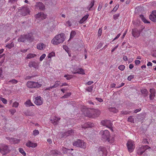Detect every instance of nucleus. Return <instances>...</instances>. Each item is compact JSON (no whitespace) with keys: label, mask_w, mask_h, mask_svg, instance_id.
I'll return each mask as SVG.
<instances>
[{"label":"nucleus","mask_w":156,"mask_h":156,"mask_svg":"<svg viewBox=\"0 0 156 156\" xmlns=\"http://www.w3.org/2000/svg\"><path fill=\"white\" fill-rule=\"evenodd\" d=\"M100 112L97 109H93L91 112L89 111L86 112V115L87 116L91 118H95L98 117L100 115Z\"/></svg>","instance_id":"nucleus-1"},{"label":"nucleus","mask_w":156,"mask_h":156,"mask_svg":"<svg viewBox=\"0 0 156 156\" xmlns=\"http://www.w3.org/2000/svg\"><path fill=\"white\" fill-rule=\"evenodd\" d=\"M10 151L9 147L5 144H0V152L2 155H6Z\"/></svg>","instance_id":"nucleus-2"},{"label":"nucleus","mask_w":156,"mask_h":156,"mask_svg":"<svg viewBox=\"0 0 156 156\" xmlns=\"http://www.w3.org/2000/svg\"><path fill=\"white\" fill-rule=\"evenodd\" d=\"M151 148L147 145L142 146L140 147H136V153L139 155H142L143 153L148 148Z\"/></svg>","instance_id":"nucleus-3"},{"label":"nucleus","mask_w":156,"mask_h":156,"mask_svg":"<svg viewBox=\"0 0 156 156\" xmlns=\"http://www.w3.org/2000/svg\"><path fill=\"white\" fill-rule=\"evenodd\" d=\"M100 134H102V138L104 141L107 140L109 142L110 139V132L107 130L104 131H101L100 132Z\"/></svg>","instance_id":"nucleus-4"},{"label":"nucleus","mask_w":156,"mask_h":156,"mask_svg":"<svg viewBox=\"0 0 156 156\" xmlns=\"http://www.w3.org/2000/svg\"><path fill=\"white\" fill-rule=\"evenodd\" d=\"M74 146L77 147L84 148L85 147L84 145L85 142L82 140L78 139L76 141H74L73 143Z\"/></svg>","instance_id":"nucleus-5"},{"label":"nucleus","mask_w":156,"mask_h":156,"mask_svg":"<svg viewBox=\"0 0 156 156\" xmlns=\"http://www.w3.org/2000/svg\"><path fill=\"white\" fill-rule=\"evenodd\" d=\"M134 144L132 140H129L126 146L128 151L130 153L132 152L135 148Z\"/></svg>","instance_id":"nucleus-6"},{"label":"nucleus","mask_w":156,"mask_h":156,"mask_svg":"<svg viewBox=\"0 0 156 156\" xmlns=\"http://www.w3.org/2000/svg\"><path fill=\"white\" fill-rule=\"evenodd\" d=\"M101 123L102 125L106 126L107 127L110 129L111 130L113 131L112 127V123L110 120H102L101 121Z\"/></svg>","instance_id":"nucleus-7"},{"label":"nucleus","mask_w":156,"mask_h":156,"mask_svg":"<svg viewBox=\"0 0 156 156\" xmlns=\"http://www.w3.org/2000/svg\"><path fill=\"white\" fill-rule=\"evenodd\" d=\"M74 133L73 130L72 129L69 130L67 131L62 133L61 135V138H66L71 134Z\"/></svg>","instance_id":"nucleus-8"},{"label":"nucleus","mask_w":156,"mask_h":156,"mask_svg":"<svg viewBox=\"0 0 156 156\" xmlns=\"http://www.w3.org/2000/svg\"><path fill=\"white\" fill-rule=\"evenodd\" d=\"M35 99L34 103L36 105H40L42 104L43 99L40 96L37 97Z\"/></svg>","instance_id":"nucleus-9"},{"label":"nucleus","mask_w":156,"mask_h":156,"mask_svg":"<svg viewBox=\"0 0 156 156\" xmlns=\"http://www.w3.org/2000/svg\"><path fill=\"white\" fill-rule=\"evenodd\" d=\"M47 15L42 12L38 13L35 16V17L36 19L39 18L42 20H43L46 18Z\"/></svg>","instance_id":"nucleus-10"},{"label":"nucleus","mask_w":156,"mask_h":156,"mask_svg":"<svg viewBox=\"0 0 156 156\" xmlns=\"http://www.w3.org/2000/svg\"><path fill=\"white\" fill-rule=\"evenodd\" d=\"M149 18L152 21L156 22V11H153L149 16Z\"/></svg>","instance_id":"nucleus-11"},{"label":"nucleus","mask_w":156,"mask_h":156,"mask_svg":"<svg viewBox=\"0 0 156 156\" xmlns=\"http://www.w3.org/2000/svg\"><path fill=\"white\" fill-rule=\"evenodd\" d=\"M94 126V124L90 122H88L85 123L82 126L83 128L85 129L88 128H91Z\"/></svg>","instance_id":"nucleus-12"},{"label":"nucleus","mask_w":156,"mask_h":156,"mask_svg":"<svg viewBox=\"0 0 156 156\" xmlns=\"http://www.w3.org/2000/svg\"><path fill=\"white\" fill-rule=\"evenodd\" d=\"M36 6L37 7V9H39L43 10L44 9V5L42 2H38L36 3Z\"/></svg>","instance_id":"nucleus-13"},{"label":"nucleus","mask_w":156,"mask_h":156,"mask_svg":"<svg viewBox=\"0 0 156 156\" xmlns=\"http://www.w3.org/2000/svg\"><path fill=\"white\" fill-rule=\"evenodd\" d=\"M26 145L29 147H32V148H34L37 147V144L36 143H33L30 141H28L26 144Z\"/></svg>","instance_id":"nucleus-14"},{"label":"nucleus","mask_w":156,"mask_h":156,"mask_svg":"<svg viewBox=\"0 0 156 156\" xmlns=\"http://www.w3.org/2000/svg\"><path fill=\"white\" fill-rule=\"evenodd\" d=\"M64 41V40H52L51 42L54 45H57L60 43H62Z\"/></svg>","instance_id":"nucleus-15"},{"label":"nucleus","mask_w":156,"mask_h":156,"mask_svg":"<svg viewBox=\"0 0 156 156\" xmlns=\"http://www.w3.org/2000/svg\"><path fill=\"white\" fill-rule=\"evenodd\" d=\"M28 66L30 68L33 67L37 69L38 68V65L35 62H30L29 63Z\"/></svg>","instance_id":"nucleus-16"},{"label":"nucleus","mask_w":156,"mask_h":156,"mask_svg":"<svg viewBox=\"0 0 156 156\" xmlns=\"http://www.w3.org/2000/svg\"><path fill=\"white\" fill-rule=\"evenodd\" d=\"M133 35L135 37H137L140 35V32L137 30L133 29L132 30Z\"/></svg>","instance_id":"nucleus-17"},{"label":"nucleus","mask_w":156,"mask_h":156,"mask_svg":"<svg viewBox=\"0 0 156 156\" xmlns=\"http://www.w3.org/2000/svg\"><path fill=\"white\" fill-rule=\"evenodd\" d=\"M32 34L31 33L28 34L26 35H24L23 36H22V38H20V39H32L31 38Z\"/></svg>","instance_id":"nucleus-18"},{"label":"nucleus","mask_w":156,"mask_h":156,"mask_svg":"<svg viewBox=\"0 0 156 156\" xmlns=\"http://www.w3.org/2000/svg\"><path fill=\"white\" fill-rule=\"evenodd\" d=\"M46 45L42 43H41L37 45V48L38 49H44L46 47Z\"/></svg>","instance_id":"nucleus-19"},{"label":"nucleus","mask_w":156,"mask_h":156,"mask_svg":"<svg viewBox=\"0 0 156 156\" xmlns=\"http://www.w3.org/2000/svg\"><path fill=\"white\" fill-rule=\"evenodd\" d=\"M150 92L151 94L150 95L149 97L150 100H152L154 98V97L155 96V90L153 89H151L150 90Z\"/></svg>","instance_id":"nucleus-20"},{"label":"nucleus","mask_w":156,"mask_h":156,"mask_svg":"<svg viewBox=\"0 0 156 156\" xmlns=\"http://www.w3.org/2000/svg\"><path fill=\"white\" fill-rule=\"evenodd\" d=\"M77 71H76V72H73V73L75 74H85L84 70L82 68H79L77 70Z\"/></svg>","instance_id":"nucleus-21"},{"label":"nucleus","mask_w":156,"mask_h":156,"mask_svg":"<svg viewBox=\"0 0 156 156\" xmlns=\"http://www.w3.org/2000/svg\"><path fill=\"white\" fill-rule=\"evenodd\" d=\"M89 15L88 14L85 15L83 16L79 21V23L82 24L85 22L88 19L89 17Z\"/></svg>","instance_id":"nucleus-22"},{"label":"nucleus","mask_w":156,"mask_h":156,"mask_svg":"<svg viewBox=\"0 0 156 156\" xmlns=\"http://www.w3.org/2000/svg\"><path fill=\"white\" fill-rule=\"evenodd\" d=\"M65 34L63 33H61L57 35L53 39H64Z\"/></svg>","instance_id":"nucleus-23"},{"label":"nucleus","mask_w":156,"mask_h":156,"mask_svg":"<svg viewBox=\"0 0 156 156\" xmlns=\"http://www.w3.org/2000/svg\"><path fill=\"white\" fill-rule=\"evenodd\" d=\"M34 81H29L27 83V86L29 88H33L34 85Z\"/></svg>","instance_id":"nucleus-24"},{"label":"nucleus","mask_w":156,"mask_h":156,"mask_svg":"<svg viewBox=\"0 0 156 156\" xmlns=\"http://www.w3.org/2000/svg\"><path fill=\"white\" fill-rule=\"evenodd\" d=\"M20 140L15 138H12V140H11V143L12 144H16L19 143L20 142Z\"/></svg>","instance_id":"nucleus-25"},{"label":"nucleus","mask_w":156,"mask_h":156,"mask_svg":"<svg viewBox=\"0 0 156 156\" xmlns=\"http://www.w3.org/2000/svg\"><path fill=\"white\" fill-rule=\"evenodd\" d=\"M141 92L142 94H143L144 97H145L148 95V92L146 89H144L141 90Z\"/></svg>","instance_id":"nucleus-26"},{"label":"nucleus","mask_w":156,"mask_h":156,"mask_svg":"<svg viewBox=\"0 0 156 156\" xmlns=\"http://www.w3.org/2000/svg\"><path fill=\"white\" fill-rule=\"evenodd\" d=\"M42 84L37 82H34L33 88H39L41 87Z\"/></svg>","instance_id":"nucleus-27"},{"label":"nucleus","mask_w":156,"mask_h":156,"mask_svg":"<svg viewBox=\"0 0 156 156\" xmlns=\"http://www.w3.org/2000/svg\"><path fill=\"white\" fill-rule=\"evenodd\" d=\"M140 18L141 19L142 21L145 23H150V22L149 21H148L144 16L143 15H140Z\"/></svg>","instance_id":"nucleus-28"},{"label":"nucleus","mask_w":156,"mask_h":156,"mask_svg":"<svg viewBox=\"0 0 156 156\" xmlns=\"http://www.w3.org/2000/svg\"><path fill=\"white\" fill-rule=\"evenodd\" d=\"M109 111L115 113H117L118 111V110L115 108H109Z\"/></svg>","instance_id":"nucleus-29"},{"label":"nucleus","mask_w":156,"mask_h":156,"mask_svg":"<svg viewBox=\"0 0 156 156\" xmlns=\"http://www.w3.org/2000/svg\"><path fill=\"white\" fill-rule=\"evenodd\" d=\"M60 152L58 151H53L51 152V154L54 155H57L58 154L60 155Z\"/></svg>","instance_id":"nucleus-30"},{"label":"nucleus","mask_w":156,"mask_h":156,"mask_svg":"<svg viewBox=\"0 0 156 156\" xmlns=\"http://www.w3.org/2000/svg\"><path fill=\"white\" fill-rule=\"evenodd\" d=\"M36 56V55L34 54H29L27 55V58L28 59H30L33 58Z\"/></svg>","instance_id":"nucleus-31"},{"label":"nucleus","mask_w":156,"mask_h":156,"mask_svg":"<svg viewBox=\"0 0 156 156\" xmlns=\"http://www.w3.org/2000/svg\"><path fill=\"white\" fill-rule=\"evenodd\" d=\"M19 152L22 154L23 156H25L26 155V154L23 150L21 148H20L19 149Z\"/></svg>","instance_id":"nucleus-32"},{"label":"nucleus","mask_w":156,"mask_h":156,"mask_svg":"<svg viewBox=\"0 0 156 156\" xmlns=\"http://www.w3.org/2000/svg\"><path fill=\"white\" fill-rule=\"evenodd\" d=\"M14 47V44L13 42H11L10 44L7 45L6 46V47L10 49L11 48Z\"/></svg>","instance_id":"nucleus-33"},{"label":"nucleus","mask_w":156,"mask_h":156,"mask_svg":"<svg viewBox=\"0 0 156 156\" xmlns=\"http://www.w3.org/2000/svg\"><path fill=\"white\" fill-rule=\"evenodd\" d=\"M62 150L64 154H66L67 153L68 151H70V149L62 147Z\"/></svg>","instance_id":"nucleus-34"},{"label":"nucleus","mask_w":156,"mask_h":156,"mask_svg":"<svg viewBox=\"0 0 156 156\" xmlns=\"http://www.w3.org/2000/svg\"><path fill=\"white\" fill-rule=\"evenodd\" d=\"M71 94V92L67 93L66 94H65L64 96H62V97L63 98H67L69 97Z\"/></svg>","instance_id":"nucleus-35"},{"label":"nucleus","mask_w":156,"mask_h":156,"mask_svg":"<svg viewBox=\"0 0 156 156\" xmlns=\"http://www.w3.org/2000/svg\"><path fill=\"white\" fill-rule=\"evenodd\" d=\"M60 84V81H57L55 82V84L53 86H52V87L55 88L59 85Z\"/></svg>","instance_id":"nucleus-36"},{"label":"nucleus","mask_w":156,"mask_h":156,"mask_svg":"<svg viewBox=\"0 0 156 156\" xmlns=\"http://www.w3.org/2000/svg\"><path fill=\"white\" fill-rule=\"evenodd\" d=\"M25 104L27 105L28 106L34 105L31 102L30 100H28L26 101L25 102Z\"/></svg>","instance_id":"nucleus-37"},{"label":"nucleus","mask_w":156,"mask_h":156,"mask_svg":"<svg viewBox=\"0 0 156 156\" xmlns=\"http://www.w3.org/2000/svg\"><path fill=\"white\" fill-rule=\"evenodd\" d=\"M55 56V53L54 52L52 51L49 53L48 56V58H51V57Z\"/></svg>","instance_id":"nucleus-38"},{"label":"nucleus","mask_w":156,"mask_h":156,"mask_svg":"<svg viewBox=\"0 0 156 156\" xmlns=\"http://www.w3.org/2000/svg\"><path fill=\"white\" fill-rule=\"evenodd\" d=\"M94 0H92L91 1V3L90 5V7H89V8H88L89 10H90V9L91 8H92V7L94 5Z\"/></svg>","instance_id":"nucleus-39"},{"label":"nucleus","mask_w":156,"mask_h":156,"mask_svg":"<svg viewBox=\"0 0 156 156\" xmlns=\"http://www.w3.org/2000/svg\"><path fill=\"white\" fill-rule=\"evenodd\" d=\"M106 151L105 148L103 147L100 146L98 148V151Z\"/></svg>","instance_id":"nucleus-40"},{"label":"nucleus","mask_w":156,"mask_h":156,"mask_svg":"<svg viewBox=\"0 0 156 156\" xmlns=\"http://www.w3.org/2000/svg\"><path fill=\"white\" fill-rule=\"evenodd\" d=\"M133 116H129L128 118V121L131 122H134L133 118Z\"/></svg>","instance_id":"nucleus-41"},{"label":"nucleus","mask_w":156,"mask_h":156,"mask_svg":"<svg viewBox=\"0 0 156 156\" xmlns=\"http://www.w3.org/2000/svg\"><path fill=\"white\" fill-rule=\"evenodd\" d=\"M76 34V32L74 31H72L70 33V37L69 39L73 38Z\"/></svg>","instance_id":"nucleus-42"},{"label":"nucleus","mask_w":156,"mask_h":156,"mask_svg":"<svg viewBox=\"0 0 156 156\" xmlns=\"http://www.w3.org/2000/svg\"><path fill=\"white\" fill-rule=\"evenodd\" d=\"M119 7V5L117 4L113 8V10L112 11L115 12L118 9Z\"/></svg>","instance_id":"nucleus-43"},{"label":"nucleus","mask_w":156,"mask_h":156,"mask_svg":"<svg viewBox=\"0 0 156 156\" xmlns=\"http://www.w3.org/2000/svg\"><path fill=\"white\" fill-rule=\"evenodd\" d=\"M119 16V14L117 13L113 15V18L114 20H116L118 19V18Z\"/></svg>","instance_id":"nucleus-44"},{"label":"nucleus","mask_w":156,"mask_h":156,"mask_svg":"<svg viewBox=\"0 0 156 156\" xmlns=\"http://www.w3.org/2000/svg\"><path fill=\"white\" fill-rule=\"evenodd\" d=\"M125 66L124 65H120L118 67V69L121 71L124 70L125 69Z\"/></svg>","instance_id":"nucleus-45"},{"label":"nucleus","mask_w":156,"mask_h":156,"mask_svg":"<svg viewBox=\"0 0 156 156\" xmlns=\"http://www.w3.org/2000/svg\"><path fill=\"white\" fill-rule=\"evenodd\" d=\"M102 28H100L98 31V36H101L102 33Z\"/></svg>","instance_id":"nucleus-46"},{"label":"nucleus","mask_w":156,"mask_h":156,"mask_svg":"<svg viewBox=\"0 0 156 156\" xmlns=\"http://www.w3.org/2000/svg\"><path fill=\"white\" fill-rule=\"evenodd\" d=\"M64 77L65 78H66V79L67 80H69L72 77L71 75H65L64 76Z\"/></svg>","instance_id":"nucleus-47"},{"label":"nucleus","mask_w":156,"mask_h":156,"mask_svg":"<svg viewBox=\"0 0 156 156\" xmlns=\"http://www.w3.org/2000/svg\"><path fill=\"white\" fill-rule=\"evenodd\" d=\"M9 82L13 84H16L18 82V81L15 79H13L9 80Z\"/></svg>","instance_id":"nucleus-48"},{"label":"nucleus","mask_w":156,"mask_h":156,"mask_svg":"<svg viewBox=\"0 0 156 156\" xmlns=\"http://www.w3.org/2000/svg\"><path fill=\"white\" fill-rule=\"evenodd\" d=\"M105 151H98L97 153V155L98 156H101L103 155Z\"/></svg>","instance_id":"nucleus-49"},{"label":"nucleus","mask_w":156,"mask_h":156,"mask_svg":"<svg viewBox=\"0 0 156 156\" xmlns=\"http://www.w3.org/2000/svg\"><path fill=\"white\" fill-rule=\"evenodd\" d=\"M46 56V55L45 54H43L40 58V60L42 61L45 58Z\"/></svg>","instance_id":"nucleus-50"},{"label":"nucleus","mask_w":156,"mask_h":156,"mask_svg":"<svg viewBox=\"0 0 156 156\" xmlns=\"http://www.w3.org/2000/svg\"><path fill=\"white\" fill-rule=\"evenodd\" d=\"M92 89H93L92 86H90V87H87V88L86 90L88 92H91L92 91Z\"/></svg>","instance_id":"nucleus-51"},{"label":"nucleus","mask_w":156,"mask_h":156,"mask_svg":"<svg viewBox=\"0 0 156 156\" xmlns=\"http://www.w3.org/2000/svg\"><path fill=\"white\" fill-rule=\"evenodd\" d=\"M130 112L126 111H122L121 112V114L122 115L129 114Z\"/></svg>","instance_id":"nucleus-52"},{"label":"nucleus","mask_w":156,"mask_h":156,"mask_svg":"<svg viewBox=\"0 0 156 156\" xmlns=\"http://www.w3.org/2000/svg\"><path fill=\"white\" fill-rule=\"evenodd\" d=\"M39 134V132L38 130L35 129L33 131V134L34 136L37 135Z\"/></svg>","instance_id":"nucleus-53"},{"label":"nucleus","mask_w":156,"mask_h":156,"mask_svg":"<svg viewBox=\"0 0 156 156\" xmlns=\"http://www.w3.org/2000/svg\"><path fill=\"white\" fill-rule=\"evenodd\" d=\"M134 75H132L129 76L127 78V80L129 81H130L134 77Z\"/></svg>","instance_id":"nucleus-54"},{"label":"nucleus","mask_w":156,"mask_h":156,"mask_svg":"<svg viewBox=\"0 0 156 156\" xmlns=\"http://www.w3.org/2000/svg\"><path fill=\"white\" fill-rule=\"evenodd\" d=\"M1 100L3 102V103L5 104H6L7 103V101L5 98H1Z\"/></svg>","instance_id":"nucleus-55"},{"label":"nucleus","mask_w":156,"mask_h":156,"mask_svg":"<svg viewBox=\"0 0 156 156\" xmlns=\"http://www.w3.org/2000/svg\"><path fill=\"white\" fill-rule=\"evenodd\" d=\"M51 122L53 123L54 125H57L58 124V123L57 122H56L55 120L54 119H51L50 120Z\"/></svg>","instance_id":"nucleus-56"},{"label":"nucleus","mask_w":156,"mask_h":156,"mask_svg":"<svg viewBox=\"0 0 156 156\" xmlns=\"http://www.w3.org/2000/svg\"><path fill=\"white\" fill-rule=\"evenodd\" d=\"M18 105H19L18 103L15 102L13 103V105H12V106L13 107H15V108H17L18 107Z\"/></svg>","instance_id":"nucleus-57"},{"label":"nucleus","mask_w":156,"mask_h":156,"mask_svg":"<svg viewBox=\"0 0 156 156\" xmlns=\"http://www.w3.org/2000/svg\"><path fill=\"white\" fill-rule=\"evenodd\" d=\"M9 112L12 115L16 112V110L14 109H12L9 110Z\"/></svg>","instance_id":"nucleus-58"},{"label":"nucleus","mask_w":156,"mask_h":156,"mask_svg":"<svg viewBox=\"0 0 156 156\" xmlns=\"http://www.w3.org/2000/svg\"><path fill=\"white\" fill-rule=\"evenodd\" d=\"M142 143L144 144H148V142L147 139H144L143 140Z\"/></svg>","instance_id":"nucleus-59"},{"label":"nucleus","mask_w":156,"mask_h":156,"mask_svg":"<svg viewBox=\"0 0 156 156\" xmlns=\"http://www.w3.org/2000/svg\"><path fill=\"white\" fill-rule=\"evenodd\" d=\"M103 45V44L102 43L100 42L97 46V48L98 49H99L101 48Z\"/></svg>","instance_id":"nucleus-60"},{"label":"nucleus","mask_w":156,"mask_h":156,"mask_svg":"<svg viewBox=\"0 0 156 156\" xmlns=\"http://www.w3.org/2000/svg\"><path fill=\"white\" fill-rule=\"evenodd\" d=\"M56 122H57V123H58V122L60 120V118H57L56 117H55L53 119Z\"/></svg>","instance_id":"nucleus-61"},{"label":"nucleus","mask_w":156,"mask_h":156,"mask_svg":"<svg viewBox=\"0 0 156 156\" xmlns=\"http://www.w3.org/2000/svg\"><path fill=\"white\" fill-rule=\"evenodd\" d=\"M96 99L100 102H101L103 101V100L101 98H96Z\"/></svg>","instance_id":"nucleus-62"},{"label":"nucleus","mask_w":156,"mask_h":156,"mask_svg":"<svg viewBox=\"0 0 156 156\" xmlns=\"http://www.w3.org/2000/svg\"><path fill=\"white\" fill-rule=\"evenodd\" d=\"M135 62L136 65H138L140 63V61L139 60H136L135 61Z\"/></svg>","instance_id":"nucleus-63"},{"label":"nucleus","mask_w":156,"mask_h":156,"mask_svg":"<svg viewBox=\"0 0 156 156\" xmlns=\"http://www.w3.org/2000/svg\"><path fill=\"white\" fill-rule=\"evenodd\" d=\"M66 25H68L70 27L72 25L70 21L68 20L66 22Z\"/></svg>","instance_id":"nucleus-64"}]
</instances>
